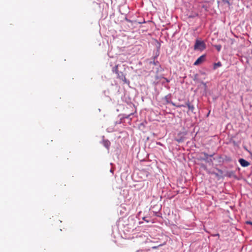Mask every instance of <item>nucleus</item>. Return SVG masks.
I'll return each mask as SVG.
<instances>
[{"instance_id": "obj_1", "label": "nucleus", "mask_w": 252, "mask_h": 252, "mask_svg": "<svg viewBox=\"0 0 252 252\" xmlns=\"http://www.w3.org/2000/svg\"><path fill=\"white\" fill-rule=\"evenodd\" d=\"M206 48V44L203 41L196 39L194 45V50L202 51Z\"/></svg>"}, {"instance_id": "obj_10", "label": "nucleus", "mask_w": 252, "mask_h": 252, "mask_svg": "<svg viewBox=\"0 0 252 252\" xmlns=\"http://www.w3.org/2000/svg\"><path fill=\"white\" fill-rule=\"evenodd\" d=\"M185 107V105L183 104H178L177 105V107L180 108V107Z\"/></svg>"}, {"instance_id": "obj_3", "label": "nucleus", "mask_w": 252, "mask_h": 252, "mask_svg": "<svg viewBox=\"0 0 252 252\" xmlns=\"http://www.w3.org/2000/svg\"><path fill=\"white\" fill-rule=\"evenodd\" d=\"M239 162L241 165L243 167H248L250 165V163L243 158H240L239 159Z\"/></svg>"}, {"instance_id": "obj_5", "label": "nucleus", "mask_w": 252, "mask_h": 252, "mask_svg": "<svg viewBox=\"0 0 252 252\" xmlns=\"http://www.w3.org/2000/svg\"><path fill=\"white\" fill-rule=\"evenodd\" d=\"M117 75L118 77L120 79H126L125 76L122 72H119L117 74Z\"/></svg>"}, {"instance_id": "obj_12", "label": "nucleus", "mask_w": 252, "mask_h": 252, "mask_svg": "<svg viewBox=\"0 0 252 252\" xmlns=\"http://www.w3.org/2000/svg\"><path fill=\"white\" fill-rule=\"evenodd\" d=\"M246 223H247V224H248L252 225V222H251V221H247L246 222Z\"/></svg>"}, {"instance_id": "obj_7", "label": "nucleus", "mask_w": 252, "mask_h": 252, "mask_svg": "<svg viewBox=\"0 0 252 252\" xmlns=\"http://www.w3.org/2000/svg\"><path fill=\"white\" fill-rule=\"evenodd\" d=\"M215 48L218 51H220L221 48V46L220 45H216L215 46Z\"/></svg>"}, {"instance_id": "obj_4", "label": "nucleus", "mask_w": 252, "mask_h": 252, "mask_svg": "<svg viewBox=\"0 0 252 252\" xmlns=\"http://www.w3.org/2000/svg\"><path fill=\"white\" fill-rule=\"evenodd\" d=\"M186 105L188 107L189 111H190L191 112H193L194 109V107L192 104L190 103L189 100H188L186 102Z\"/></svg>"}, {"instance_id": "obj_11", "label": "nucleus", "mask_w": 252, "mask_h": 252, "mask_svg": "<svg viewBox=\"0 0 252 252\" xmlns=\"http://www.w3.org/2000/svg\"><path fill=\"white\" fill-rule=\"evenodd\" d=\"M109 144H110V143H108V142H105V146L107 148H108V147H109Z\"/></svg>"}, {"instance_id": "obj_14", "label": "nucleus", "mask_w": 252, "mask_h": 252, "mask_svg": "<svg viewBox=\"0 0 252 252\" xmlns=\"http://www.w3.org/2000/svg\"><path fill=\"white\" fill-rule=\"evenodd\" d=\"M216 236H219V234H217L216 235Z\"/></svg>"}, {"instance_id": "obj_6", "label": "nucleus", "mask_w": 252, "mask_h": 252, "mask_svg": "<svg viewBox=\"0 0 252 252\" xmlns=\"http://www.w3.org/2000/svg\"><path fill=\"white\" fill-rule=\"evenodd\" d=\"M112 71H113V72L116 73V74L117 73H118V72H119V71H118V65H116L114 67H113Z\"/></svg>"}, {"instance_id": "obj_13", "label": "nucleus", "mask_w": 252, "mask_h": 252, "mask_svg": "<svg viewBox=\"0 0 252 252\" xmlns=\"http://www.w3.org/2000/svg\"><path fill=\"white\" fill-rule=\"evenodd\" d=\"M171 104H172L173 106H175V107H177V104H176L175 103H174V102H171Z\"/></svg>"}, {"instance_id": "obj_2", "label": "nucleus", "mask_w": 252, "mask_h": 252, "mask_svg": "<svg viewBox=\"0 0 252 252\" xmlns=\"http://www.w3.org/2000/svg\"><path fill=\"white\" fill-rule=\"evenodd\" d=\"M205 59V55H203L199 57L196 61L194 63V65H198L201 63H202Z\"/></svg>"}, {"instance_id": "obj_9", "label": "nucleus", "mask_w": 252, "mask_h": 252, "mask_svg": "<svg viewBox=\"0 0 252 252\" xmlns=\"http://www.w3.org/2000/svg\"><path fill=\"white\" fill-rule=\"evenodd\" d=\"M203 154L204 155V157H205V159L208 158L209 156H210V157H212L213 156V155L209 156L207 153H204Z\"/></svg>"}, {"instance_id": "obj_8", "label": "nucleus", "mask_w": 252, "mask_h": 252, "mask_svg": "<svg viewBox=\"0 0 252 252\" xmlns=\"http://www.w3.org/2000/svg\"><path fill=\"white\" fill-rule=\"evenodd\" d=\"M221 63L219 62L218 63H216L215 64H214V68L215 69L216 68L217 66H221Z\"/></svg>"}]
</instances>
